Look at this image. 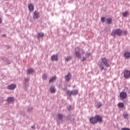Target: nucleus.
I'll use <instances>...</instances> for the list:
<instances>
[{"instance_id":"nucleus-22","label":"nucleus","mask_w":130,"mask_h":130,"mask_svg":"<svg viewBox=\"0 0 130 130\" xmlns=\"http://www.w3.org/2000/svg\"><path fill=\"white\" fill-rule=\"evenodd\" d=\"M123 17H126L128 16V12L125 11L122 13Z\"/></svg>"},{"instance_id":"nucleus-35","label":"nucleus","mask_w":130,"mask_h":130,"mask_svg":"<svg viewBox=\"0 0 130 130\" xmlns=\"http://www.w3.org/2000/svg\"><path fill=\"white\" fill-rule=\"evenodd\" d=\"M7 61H8V63L9 64V63H10V61H9V60H7Z\"/></svg>"},{"instance_id":"nucleus-37","label":"nucleus","mask_w":130,"mask_h":130,"mask_svg":"<svg viewBox=\"0 0 130 130\" xmlns=\"http://www.w3.org/2000/svg\"><path fill=\"white\" fill-rule=\"evenodd\" d=\"M32 128H34V127L32 126Z\"/></svg>"},{"instance_id":"nucleus-31","label":"nucleus","mask_w":130,"mask_h":130,"mask_svg":"<svg viewBox=\"0 0 130 130\" xmlns=\"http://www.w3.org/2000/svg\"><path fill=\"white\" fill-rule=\"evenodd\" d=\"M29 78H25L24 79V81H25V82H28L29 81Z\"/></svg>"},{"instance_id":"nucleus-15","label":"nucleus","mask_w":130,"mask_h":130,"mask_svg":"<svg viewBox=\"0 0 130 130\" xmlns=\"http://www.w3.org/2000/svg\"><path fill=\"white\" fill-rule=\"evenodd\" d=\"M106 22L107 24H111V23H112V18H107Z\"/></svg>"},{"instance_id":"nucleus-5","label":"nucleus","mask_w":130,"mask_h":130,"mask_svg":"<svg viewBox=\"0 0 130 130\" xmlns=\"http://www.w3.org/2000/svg\"><path fill=\"white\" fill-rule=\"evenodd\" d=\"M123 77L125 79H129L130 78V71L125 70L123 71Z\"/></svg>"},{"instance_id":"nucleus-1","label":"nucleus","mask_w":130,"mask_h":130,"mask_svg":"<svg viewBox=\"0 0 130 130\" xmlns=\"http://www.w3.org/2000/svg\"><path fill=\"white\" fill-rule=\"evenodd\" d=\"M102 62L99 63V66L100 68L101 69V71L104 70V66L107 68H109L110 64H109V60L106 57H103L101 58Z\"/></svg>"},{"instance_id":"nucleus-23","label":"nucleus","mask_w":130,"mask_h":130,"mask_svg":"<svg viewBox=\"0 0 130 130\" xmlns=\"http://www.w3.org/2000/svg\"><path fill=\"white\" fill-rule=\"evenodd\" d=\"M34 72V70L32 69H28L27 70V74H32V73Z\"/></svg>"},{"instance_id":"nucleus-24","label":"nucleus","mask_w":130,"mask_h":130,"mask_svg":"<svg viewBox=\"0 0 130 130\" xmlns=\"http://www.w3.org/2000/svg\"><path fill=\"white\" fill-rule=\"evenodd\" d=\"M71 59H72V56H69L67 57V58H66L65 60H66V61H70V60H71Z\"/></svg>"},{"instance_id":"nucleus-25","label":"nucleus","mask_w":130,"mask_h":130,"mask_svg":"<svg viewBox=\"0 0 130 130\" xmlns=\"http://www.w3.org/2000/svg\"><path fill=\"white\" fill-rule=\"evenodd\" d=\"M63 117V116L62 115H61V114H58V119L61 120V119H62Z\"/></svg>"},{"instance_id":"nucleus-13","label":"nucleus","mask_w":130,"mask_h":130,"mask_svg":"<svg viewBox=\"0 0 130 130\" xmlns=\"http://www.w3.org/2000/svg\"><path fill=\"white\" fill-rule=\"evenodd\" d=\"M28 10L29 12H33L34 11V6L32 4H30L28 5Z\"/></svg>"},{"instance_id":"nucleus-33","label":"nucleus","mask_w":130,"mask_h":130,"mask_svg":"<svg viewBox=\"0 0 130 130\" xmlns=\"http://www.w3.org/2000/svg\"><path fill=\"white\" fill-rule=\"evenodd\" d=\"M3 23V21H2V18H0V24H2Z\"/></svg>"},{"instance_id":"nucleus-30","label":"nucleus","mask_w":130,"mask_h":130,"mask_svg":"<svg viewBox=\"0 0 130 130\" xmlns=\"http://www.w3.org/2000/svg\"><path fill=\"white\" fill-rule=\"evenodd\" d=\"M121 130H130V129L129 128L123 127L121 129Z\"/></svg>"},{"instance_id":"nucleus-19","label":"nucleus","mask_w":130,"mask_h":130,"mask_svg":"<svg viewBox=\"0 0 130 130\" xmlns=\"http://www.w3.org/2000/svg\"><path fill=\"white\" fill-rule=\"evenodd\" d=\"M50 90L51 93H55V88H54V87L51 86L50 88Z\"/></svg>"},{"instance_id":"nucleus-3","label":"nucleus","mask_w":130,"mask_h":130,"mask_svg":"<svg viewBox=\"0 0 130 130\" xmlns=\"http://www.w3.org/2000/svg\"><path fill=\"white\" fill-rule=\"evenodd\" d=\"M75 54L78 58H81V55L84 54V50L80 49L79 47H77L75 48Z\"/></svg>"},{"instance_id":"nucleus-27","label":"nucleus","mask_w":130,"mask_h":130,"mask_svg":"<svg viewBox=\"0 0 130 130\" xmlns=\"http://www.w3.org/2000/svg\"><path fill=\"white\" fill-rule=\"evenodd\" d=\"M122 34H123L124 36H126V35H127V31L126 30L122 31Z\"/></svg>"},{"instance_id":"nucleus-32","label":"nucleus","mask_w":130,"mask_h":130,"mask_svg":"<svg viewBox=\"0 0 130 130\" xmlns=\"http://www.w3.org/2000/svg\"><path fill=\"white\" fill-rule=\"evenodd\" d=\"M85 60H86V58L85 57H83V59L82 60V61H84Z\"/></svg>"},{"instance_id":"nucleus-34","label":"nucleus","mask_w":130,"mask_h":130,"mask_svg":"<svg viewBox=\"0 0 130 130\" xmlns=\"http://www.w3.org/2000/svg\"><path fill=\"white\" fill-rule=\"evenodd\" d=\"M3 37H6V36H7V35L5 34V35H3Z\"/></svg>"},{"instance_id":"nucleus-7","label":"nucleus","mask_w":130,"mask_h":130,"mask_svg":"<svg viewBox=\"0 0 130 130\" xmlns=\"http://www.w3.org/2000/svg\"><path fill=\"white\" fill-rule=\"evenodd\" d=\"M120 97L121 100H123V99H125L127 97V94L125 92H121L120 93Z\"/></svg>"},{"instance_id":"nucleus-12","label":"nucleus","mask_w":130,"mask_h":130,"mask_svg":"<svg viewBox=\"0 0 130 130\" xmlns=\"http://www.w3.org/2000/svg\"><path fill=\"white\" fill-rule=\"evenodd\" d=\"M72 78V74L71 73H68L64 77L66 81H70Z\"/></svg>"},{"instance_id":"nucleus-8","label":"nucleus","mask_w":130,"mask_h":130,"mask_svg":"<svg viewBox=\"0 0 130 130\" xmlns=\"http://www.w3.org/2000/svg\"><path fill=\"white\" fill-rule=\"evenodd\" d=\"M16 87L17 85L16 84H12L7 86V89L8 90H14V89H16Z\"/></svg>"},{"instance_id":"nucleus-29","label":"nucleus","mask_w":130,"mask_h":130,"mask_svg":"<svg viewBox=\"0 0 130 130\" xmlns=\"http://www.w3.org/2000/svg\"><path fill=\"white\" fill-rule=\"evenodd\" d=\"M101 21L103 22L104 23L105 22V17H102L101 18Z\"/></svg>"},{"instance_id":"nucleus-28","label":"nucleus","mask_w":130,"mask_h":130,"mask_svg":"<svg viewBox=\"0 0 130 130\" xmlns=\"http://www.w3.org/2000/svg\"><path fill=\"white\" fill-rule=\"evenodd\" d=\"M43 80H46V79H47V75H46V74H44L43 75Z\"/></svg>"},{"instance_id":"nucleus-17","label":"nucleus","mask_w":130,"mask_h":130,"mask_svg":"<svg viewBox=\"0 0 130 130\" xmlns=\"http://www.w3.org/2000/svg\"><path fill=\"white\" fill-rule=\"evenodd\" d=\"M55 80H56V77L55 76L52 77L49 80V83H53V82L55 81Z\"/></svg>"},{"instance_id":"nucleus-4","label":"nucleus","mask_w":130,"mask_h":130,"mask_svg":"<svg viewBox=\"0 0 130 130\" xmlns=\"http://www.w3.org/2000/svg\"><path fill=\"white\" fill-rule=\"evenodd\" d=\"M79 93V91L78 90H74L72 91L67 90L66 94L67 95H68V96H72V95H77V94Z\"/></svg>"},{"instance_id":"nucleus-26","label":"nucleus","mask_w":130,"mask_h":130,"mask_svg":"<svg viewBox=\"0 0 130 130\" xmlns=\"http://www.w3.org/2000/svg\"><path fill=\"white\" fill-rule=\"evenodd\" d=\"M123 116H124V118L126 119H128V114H124L123 115Z\"/></svg>"},{"instance_id":"nucleus-36","label":"nucleus","mask_w":130,"mask_h":130,"mask_svg":"<svg viewBox=\"0 0 130 130\" xmlns=\"http://www.w3.org/2000/svg\"><path fill=\"white\" fill-rule=\"evenodd\" d=\"M69 110H71V109H70V108H68Z\"/></svg>"},{"instance_id":"nucleus-9","label":"nucleus","mask_w":130,"mask_h":130,"mask_svg":"<svg viewBox=\"0 0 130 130\" xmlns=\"http://www.w3.org/2000/svg\"><path fill=\"white\" fill-rule=\"evenodd\" d=\"M89 120L90 122H91L92 124H96V123H97L95 116L90 118Z\"/></svg>"},{"instance_id":"nucleus-14","label":"nucleus","mask_w":130,"mask_h":130,"mask_svg":"<svg viewBox=\"0 0 130 130\" xmlns=\"http://www.w3.org/2000/svg\"><path fill=\"white\" fill-rule=\"evenodd\" d=\"M124 56L125 58H129L130 57V52H126L124 53Z\"/></svg>"},{"instance_id":"nucleus-2","label":"nucleus","mask_w":130,"mask_h":130,"mask_svg":"<svg viewBox=\"0 0 130 130\" xmlns=\"http://www.w3.org/2000/svg\"><path fill=\"white\" fill-rule=\"evenodd\" d=\"M112 36L113 37H115L116 35H118V36H122V29L120 28H118L113 31L111 33Z\"/></svg>"},{"instance_id":"nucleus-11","label":"nucleus","mask_w":130,"mask_h":130,"mask_svg":"<svg viewBox=\"0 0 130 130\" xmlns=\"http://www.w3.org/2000/svg\"><path fill=\"white\" fill-rule=\"evenodd\" d=\"M51 59L53 61H57L58 60V57L57 55H53L51 56Z\"/></svg>"},{"instance_id":"nucleus-20","label":"nucleus","mask_w":130,"mask_h":130,"mask_svg":"<svg viewBox=\"0 0 130 130\" xmlns=\"http://www.w3.org/2000/svg\"><path fill=\"white\" fill-rule=\"evenodd\" d=\"M102 106V104L100 102H96V107L97 108H100Z\"/></svg>"},{"instance_id":"nucleus-21","label":"nucleus","mask_w":130,"mask_h":130,"mask_svg":"<svg viewBox=\"0 0 130 130\" xmlns=\"http://www.w3.org/2000/svg\"><path fill=\"white\" fill-rule=\"evenodd\" d=\"M14 101V98L13 97H9L7 99V102H13Z\"/></svg>"},{"instance_id":"nucleus-18","label":"nucleus","mask_w":130,"mask_h":130,"mask_svg":"<svg viewBox=\"0 0 130 130\" xmlns=\"http://www.w3.org/2000/svg\"><path fill=\"white\" fill-rule=\"evenodd\" d=\"M118 107L120 108H123L124 107V104L123 103H119L118 104Z\"/></svg>"},{"instance_id":"nucleus-10","label":"nucleus","mask_w":130,"mask_h":130,"mask_svg":"<svg viewBox=\"0 0 130 130\" xmlns=\"http://www.w3.org/2000/svg\"><path fill=\"white\" fill-rule=\"evenodd\" d=\"M40 17L39 12L38 11H35L33 15L34 19H38V18H40Z\"/></svg>"},{"instance_id":"nucleus-6","label":"nucleus","mask_w":130,"mask_h":130,"mask_svg":"<svg viewBox=\"0 0 130 130\" xmlns=\"http://www.w3.org/2000/svg\"><path fill=\"white\" fill-rule=\"evenodd\" d=\"M94 117H95V120L96 121V123L98 122H102V121H103L102 116L99 115H96L95 116H94Z\"/></svg>"},{"instance_id":"nucleus-16","label":"nucleus","mask_w":130,"mask_h":130,"mask_svg":"<svg viewBox=\"0 0 130 130\" xmlns=\"http://www.w3.org/2000/svg\"><path fill=\"white\" fill-rule=\"evenodd\" d=\"M42 37H44V33L39 32L38 34V38H42Z\"/></svg>"}]
</instances>
